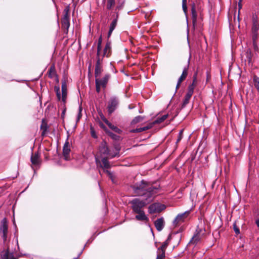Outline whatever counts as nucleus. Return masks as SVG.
<instances>
[{
    "mask_svg": "<svg viewBox=\"0 0 259 259\" xmlns=\"http://www.w3.org/2000/svg\"><path fill=\"white\" fill-rule=\"evenodd\" d=\"M195 87V84H194V83H191L189 85L188 89L189 90H192V91H194Z\"/></svg>",
    "mask_w": 259,
    "mask_h": 259,
    "instance_id": "nucleus-46",
    "label": "nucleus"
},
{
    "mask_svg": "<svg viewBox=\"0 0 259 259\" xmlns=\"http://www.w3.org/2000/svg\"><path fill=\"white\" fill-rule=\"evenodd\" d=\"M190 210H187L185 212L178 214L175 220L173 221V224L177 225L180 221H183L190 214Z\"/></svg>",
    "mask_w": 259,
    "mask_h": 259,
    "instance_id": "nucleus-10",
    "label": "nucleus"
},
{
    "mask_svg": "<svg viewBox=\"0 0 259 259\" xmlns=\"http://www.w3.org/2000/svg\"><path fill=\"white\" fill-rule=\"evenodd\" d=\"M197 72H196L193 76V81L192 83H194V84H195L197 81Z\"/></svg>",
    "mask_w": 259,
    "mask_h": 259,
    "instance_id": "nucleus-48",
    "label": "nucleus"
},
{
    "mask_svg": "<svg viewBox=\"0 0 259 259\" xmlns=\"http://www.w3.org/2000/svg\"><path fill=\"white\" fill-rule=\"evenodd\" d=\"M93 239H94V238H91L90 239H89L84 247H85L88 243H91L93 240ZM84 248H83V249L82 248V250H81L82 252L83 251V250L84 249Z\"/></svg>",
    "mask_w": 259,
    "mask_h": 259,
    "instance_id": "nucleus-51",
    "label": "nucleus"
},
{
    "mask_svg": "<svg viewBox=\"0 0 259 259\" xmlns=\"http://www.w3.org/2000/svg\"><path fill=\"white\" fill-rule=\"evenodd\" d=\"M111 76L109 74H106L103 77L100 78L99 77H97L95 78V82H98V84L102 86V88H106V85L108 83V80H109Z\"/></svg>",
    "mask_w": 259,
    "mask_h": 259,
    "instance_id": "nucleus-6",
    "label": "nucleus"
},
{
    "mask_svg": "<svg viewBox=\"0 0 259 259\" xmlns=\"http://www.w3.org/2000/svg\"><path fill=\"white\" fill-rule=\"evenodd\" d=\"M103 71L102 66H95V78L99 77Z\"/></svg>",
    "mask_w": 259,
    "mask_h": 259,
    "instance_id": "nucleus-25",
    "label": "nucleus"
},
{
    "mask_svg": "<svg viewBox=\"0 0 259 259\" xmlns=\"http://www.w3.org/2000/svg\"><path fill=\"white\" fill-rule=\"evenodd\" d=\"M252 21L253 25L252 27V30L253 32H255L258 30L259 25L254 17H253Z\"/></svg>",
    "mask_w": 259,
    "mask_h": 259,
    "instance_id": "nucleus-28",
    "label": "nucleus"
},
{
    "mask_svg": "<svg viewBox=\"0 0 259 259\" xmlns=\"http://www.w3.org/2000/svg\"><path fill=\"white\" fill-rule=\"evenodd\" d=\"M104 127L105 128V132L106 133L114 140L117 141L119 140L120 137L112 132L109 131L108 129H107L104 126Z\"/></svg>",
    "mask_w": 259,
    "mask_h": 259,
    "instance_id": "nucleus-23",
    "label": "nucleus"
},
{
    "mask_svg": "<svg viewBox=\"0 0 259 259\" xmlns=\"http://www.w3.org/2000/svg\"><path fill=\"white\" fill-rule=\"evenodd\" d=\"M69 11L70 9L69 6H66L64 10L63 13L69 14Z\"/></svg>",
    "mask_w": 259,
    "mask_h": 259,
    "instance_id": "nucleus-50",
    "label": "nucleus"
},
{
    "mask_svg": "<svg viewBox=\"0 0 259 259\" xmlns=\"http://www.w3.org/2000/svg\"><path fill=\"white\" fill-rule=\"evenodd\" d=\"M103 1H104V2H105V0H103Z\"/></svg>",
    "mask_w": 259,
    "mask_h": 259,
    "instance_id": "nucleus-56",
    "label": "nucleus"
},
{
    "mask_svg": "<svg viewBox=\"0 0 259 259\" xmlns=\"http://www.w3.org/2000/svg\"><path fill=\"white\" fill-rule=\"evenodd\" d=\"M154 225L156 230L160 232L161 231L164 227V221L163 217L157 219L154 222Z\"/></svg>",
    "mask_w": 259,
    "mask_h": 259,
    "instance_id": "nucleus-14",
    "label": "nucleus"
},
{
    "mask_svg": "<svg viewBox=\"0 0 259 259\" xmlns=\"http://www.w3.org/2000/svg\"><path fill=\"white\" fill-rule=\"evenodd\" d=\"M111 51L109 50V49H108L106 47H105L103 51V57L106 56L109 57L110 55Z\"/></svg>",
    "mask_w": 259,
    "mask_h": 259,
    "instance_id": "nucleus-37",
    "label": "nucleus"
},
{
    "mask_svg": "<svg viewBox=\"0 0 259 259\" xmlns=\"http://www.w3.org/2000/svg\"><path fill=\"white\" fill-rule=\"evenodd\" d=\"M115 5V0H107L106 8L108 10H110Z\"/></svg>",
    "mask_w": 259,
    "mask_h": 259,
    "instance_id": "nucleus-32",
    "label": "nucleus"
},
{
    "mask_svg": "<svg viewBox=\"0 0 259 259\" xmlns=\"http://www.w3.org/2000/svg\"><path fill=\"white\" fill-rule=\"evenodd\" d=\"M172 236L177 237L178 239H179V242L180 241L181 235L178 232H175L174 234H170L165 241H167V242L169 243V241L172 238Z\"/></svg>",
    "mask_w": 259,
    "mask_h": 259,
    "instance_id": "nucleus-24",
    "label": "nucleus"
},
{
    "mask_svg": "<svg viewBox=\"0 0 259 259\" xmlns=\"http://www.w3.org/2000/svg\"><path fill=\"white\" fill-rule=\"evenodd\" d=\"M253 82L255 89L259 93V77L254 75L253 77Z\"/></svg>",
    "mask_w": 259,
    "mask_h": 259,
    "instance_id": "nucleus-26",
    "label": "nucleus"
},
{
    "mask_svg": "<svg viewBox=\"0 0 259 259\" xmlns=\"http://www.w3.org/2000/svg\"><path fill=\"white\" fill-rule=\"evenodd\" d=\"M131 187L136 196L142 197L143 198H147L149 196L151 200H154L155 195L160 189L159 185L152 186L143 180L133 184Z\"/></svg>",
    "mask_w": 259,
    "mask_h": 259,
    "instance_id": "nucleus-1",
    "label": "nucleus"
},
{
    "mask_svg": "<svg viewBox=\"0 0 259 259\" xmlns=\"http://www.w3.org/2000/svg\"><path fill=\"white\" fill-rule=\"evenodd\" d=\"M153 124H152V123H149L148 125H147L146 126H144L142 127L143 131H146L147 130L151 128L153 126Z\"/></svg>",
    "mask_w": 259,
    "mask_h": 259,
    "instance_id": "nucleus-41",
    "label": "nucleus"
},
{
    "mask_svg": "<svg viewBox=\"0 0 259 259\" xmlns=\"http://www.w3.org/2000/svg\"><path fill=\"white\" fill-rule=\"evenodd\" d=\"M183 130H181L179 133V136L176 141V144H178L183 138Z\"/></svg>",
    "mask_w": 259,
    "mask_h": 259,
    "instance_id": "nucleus-38",
    "label": "nucleus"
},
{
    "mask_svg": "<svg viewBox=\"0 0 259 259\" xmlns=\"http://www.w3.org/2000/svg\"><path fill=\"white\" fill-rule=\"evenodd\" d=\"M95 83H96V90L97 93H99L100 92L101 88H102V86L101 85H100L99 84H98V83L97 82H95Z\"/></svg>",
    "mask_w": 259,
    "mask_h": 259,
    "instance_id": "nucleus-44",
    "label": "nucleus"
},
{
    "mask_svg": "<svg viewBox=\"0 0 259 259\" xmlns=\"http://www.w3.org/2000/svg\"><path fill=\"white\" fill-rule=\"evenodd\" d=\"M118 104V100L116 97H112L108 105V111L111 114L113 112Z\"/></svg>",
    "mask_w": 259,
    "mask_h": 259,
    "instance_id": "nucleus-7",
    "label": "nucleus"
},
{
    "mask_svg": "<svg viewBox=\"0 0 259 259\" xmlns=\"http://www.w3.org/2000/svg\"><path fill=\"white\" fill-rule=\"evenodd\" d=\"M185 2H187V0H185Z\"/></svg>",
    "mask_w": 259,
    "mask_h": 259,
    "instance_id": "nucleus-57",
    "label": "nucleus"
},
{
    "mask_svg": "<svg viewBox=\"0 0 259 259\" xmlns=\"http://www.w3.org/2000/svg\"><path fill=\"white\" fill-rule=\"evenodd\" d=\"M199 1V0H195V2H192L191 4V15L194 27H195L197 22L198 15L197 10L199 9V6H198Z\"/></svg>",
    "mask_w": 259,
    "mask_h": 259,
    "instance_id": "nucleus-3",
    "label": "nucleus"
},
{
    "mask_svg": "<svg viewBox=\"0 0 259 259\" xmlns=\"http://www.w3.org/2000/svg\"><path fill=\"white\" fill-rule=\"evenodd\" d=\"M117 17H118V15L117 14L116 18L113 19V21H112L110 25L109 30L108 32V38L111 36L113 31L114 30V29L116 27V26L117 25Z\"/></svg>",
    "mask_w": 259,
    "mask_h": 259,
    "instance_id": "nucleus-17",
    "label": "nucleus"
},
{
    "mask_svg": "<svg viewBox=\"0 0 259 259\" xmlns=\"http://www.w3.org/2000/svg\"><path fill=\"white\" fill-rule=\"evenodd\" d=\"M137 214L135 216V219L138 221H148V218L145 214L144 210L141 211L139 212H136Z\"/></svg>",
    "mask_w": 259,
    "mask_h": 259,
    "instance_id": "nucleus-16",
    "label": "nucleus"
},
{
    "mask_svg": "<svg viewBox=\"0 0 259 259\" xmlns=\"http://www.w3.org/2000/svg\"><path fill=\"white\" fill-rule=\"evenodd\" d=\"M200 240V237L198 235V233H196L194 235L193 237L191 238L189 242V244H193L196 245Z\"/></svg>",
    "mask_w": 259,
    "mask_h": 259,
    "instance_id": "nucleus-21",
    "label": "nucleus"
},
{
    "mask_svg": "<svg viewBox=\"0 0 259 259\" xmlns=\"http://www.w3.org/2000/svg\"><path fill=\"white\" fill-rule=\"evenodd\" d=\"M168 244L169 243L167 242V241H165L163 243L162 245L160 247H159L158 248V249H157L158 251H160H160H165V249L166 248V247L168 246Z\"/></svg>",
    "mask_w": 259,
    "mask_h": 259,
    "instance_id": "nucleus-33",
    "label": "nucleus"
},
{
    "mask_svg": "<svg viewBox=\"0 0 259 259\" xmlns=\"http://www.w3.org/2000/svg\"><path fill=\"white\" fill-rule=\"evenodd\" d=\"M41 129L42 130V135H44L47 129V125L44 120L42 121Z\"/></svg>",
    "mask_w": 259,
    "mask_h": 259,
    "instance_id": "nucleus-35",
    "label": "nucleus"
},
{
    "mask_svg": "<svg viewBox=\"0 0 259 259\" xmlns=\"http://www.w3.org/2000/svg\"><path fill=\"white\" fill-rule=\"evenodd\" d=\"M99 151L101 154L109 155L110 151L105 141H103L99 146Z\"/></svg>",
    "mask_w": 259,
    "mask_h": 259,
    "instance_id": "nucleus-13",
    "label": "nucleus"
},
{
    "mask_svg": "<svg viewBox=\"0 0 259 259\" xmlns=\"http://www.w3.org/2000/svg\"><path fill=\"white\" fill-rule=\"evenodd\" d=\"M187 2L185 0H182V8L185 14L186 17H187V7L186 5Z\"/></svg>",
    "mask_w": 259,
    "mask_h": 259,
    "instance_id": "nucleus-36",
    "label": "nucleus"
},
{
    "mask_svg": "<svg viewBox=\"0 0 259 259\" xmlns=\"http://www.w3.org/2000/svg\"><path fill=\"white\" fill-rule=\"evenodd\" d=\"M67 96V87L65 82H63L62 84V100L65 102Z\"/></svg>",
    "mask_w": 259,
    "mask_h": 259,
    "instance_id": "nucleus-20",
    "label": "nucleus"
},
{
    "mask_svg": "<svg viewBox=\"0 0 259 259\" xmlns=\"http://www.w3.org/2000/svg\"><path fill=\"white\" fill-rule=\"evenodd\" d=\"M188 66L185 67L183 70L181 75L179 78L178 81H177V85H176V87L175 93L177 92V90L179 88L181 82L183 80H184L186 79V78L187 77V76L188 75Z\"/></svg>",
    "mask_w": 259,
    "mask_h": 259,
    "instance_id": "nucleus-9",
    "label": "nucleus"
},
{
    "mask_svg": "<svg viewBox=\"0 0 259 259\" xmlns=\"http://www.w3.org/2000/svg\"><path fill=\"white\" fill-rule=\"evenodd\" d=\"M96 161L97 164L98 165L100 164V166L105 169H108L110 168L111 165L106 157H103L102 158L101 162L96 157Z\"/></svg>",
    "mask_w": 259,
    "mask_h": 259,
    "instance_id": "nucleus-11",
    "label": "nucleus"
},
{
    "mask_svg": "<svg viewBox=\"0 0 259 259\" xmlns=\"http://www.w3.org/2000/svg\"><path fill=\"white\" fill-rule=\"evenodd\" d=\"M105 47H106L108 49H109V50L111 51V41H109V40H107Z\"/></svg>",
    "mask_w": 259,
    "mask_h": 259,
    "instance_id": "nucleus-43",
    "label": "nucleus"
},
{
    "mask_svg": "<svg viewBox=\"0 0 259 259\" xmlns=\"http://www.w3.org/2000/svg\"><path fill=\"white\" fill-rule=\"evenodd\" d=\"M1 259H16L12 253H10L8 251H3L0 254Z\"/></svg>",
    "mask_w": 259,
    "mask_h": 259,
    "instance_id": "nucleus-18",
    "label": "nucleus"
},
{
    "mask_svg": "<svg viewBox=\"0 0 259 259\" xmlns=\"http://www.w3.org/2000/svg\"><path fill=\"white\" fill-rule=\"evenodd\" d=\"M8 227L7 220L4 218L2 220L0 226V231L3 234L2 237L4 241L6 240L7 238V234L8 232Z\"/></svg>",
    "mask_w": 259,
    "mask_h": 259,
    "instance_id": "nucleus-8",
    "label": "nucleus"
},
{
    "mask_svg": "<svg viewBox=\"0 0 259 259\" xmlns=\"http://www.w3.org/2000/svg\"><path fill=\"white\" fill-rule=\"evenodd\" d=\"M102 39L101 36L99 38L98 41V45H97V60L95 66H102V59L104 57L102 56L101 57L100 56V53L101 50V46H102Z\"/></svg>",
    "mask_w": 259,
    "mask_h": 259,
    "instance_id": "nucleus-5",
    "label": "nucleus"
},
{
    "mask_svg": "<svg viewBox=\"0 0 259 259\" xmlns=\"http://www.w3.org/2000/svg\"><path fill=\"white\" fill-rule=\"evenodd\" d=\"M166 206L164 204L159 202H156L151 204L148 207V212L149 213H154L155 212H160L165 209Z\"/></svg>",
    "mask_w": 259,
    "mask_h": 259,
    "instance_id": "nucleus-4",
    "label": "nucleus"
},
{
    "mask_svg": "<svg viewBox=\"0 0 259 259\" xmlns=\"http://www.w3.org/2000/svg\"><path fill=\"white\" fill-rule=\"evenodd\" d=\"M62 26L65 28L68 29L69 27V19H66V18H63L62 20Z\"/></svg>",
    "mask_w": 259,
    "mask_h": 259,
    "instance_id": "nucleus-31",
    "label": "nucleus"
},
{
    "mask_svg": "<svg viewBox=\"0 0 259 259\" xmlns=\"http://www.w3.org/2000/svg\"><path fill=\"white\" fill-rule=\"evenodd\" d=\"M105 122L107 124L108 127L114 131L115 132L120 134L121 132V130L118 128L117 126L113 125L111 122L108 121L107 119L105 120Z\"/></svg>",
    "mask_w": 259,
    "mask_h": 259,
    "instance_id": "nucleus-19",
    "label": "nucleus"
},
{
    "mask_svg": "<svg viewBox=\"0 0 259 259\" xmlns=\"http://www.w3.org/2000/svg\"><path fill=\"white\" fill-rule=\"evenodd\" d=\"M55 90H56V93H57V97L58 98V99L59 100H61V95H60V94L59 93V91H60V89H59V88H55Z\"/></svg>",
    "mask_w": 259,
    "mask_h": 259,
    "instance_id": "nucleus-47",
    "label": "nucleus"
},
{
    "mask_svg": "<svg viewBox=\"0 0 259 259\" xmlns=\"http://www.w3.org/2000/svg\"><path fill=\"white\" fill-rule=\"evenodd\" d=\"M124 0H118L116 6V10L118 11L122 9L124 5Z\"/></svg>",
    "mask_w": 259,
    "mask_h": 259,
    "instance_id": "nucleus-30",
    "label": "nucleus"
},
{
    "mask_svg": "<svg viewBox=\"0 0 259 259\" xmlns=\"http://www.w3.org/2000/svg\"><path fill=\"white\" fill-rule=\"evenodd\" d=\"M31 161L34 166L39 165L41 163L40 154L38 152L33 154L31 157Z\"/></svg>",
    "mask_w": 259,
    "mask_h": 259,
    "instance_id": "nucleus-15",
    "label": "nucleus"
},
{
    "mask_svg": "<svg viewBox=\"0 0 259 259\" xmlns=\"http://www.w3.org/2000/svg\"><path fill=\"white\" fill-rule=\"evenodd\" d=\"M91 132L92 137L94 138H97V136L96 135V132H95V131L93 130V128L92 127L91 128Z\"/></svg>",
    "mask_w": 259,
    "mask_h": 259,
    "instance_id": "nucleus-45",
    "label": "nucleus"
},
{
    "mask_svg": "<svg viewBox=\"0 0 259 259\" xmlns=\"http://www.w3.org/2000/svg\"><path fill=\"white\" fill-rule=\"evenodd\" d=\"M104 171L105 172H106L108 175V176L109 177V178L112 181H113V174L110 171L108 170V169L104 170Z\"/></svg>",
    "mask_w": 259,
    "mask_h": 259,
    "instance_id": "nucleus-39",
    "label": "nucleus"
},
{
    "mask_svg": "<svg viewBox=\"0 0 259 259\" xmlns=\"http://www.w3.org/2000/svg\"><path fill=\"white\" fill-rule=\"evenodd\" d=\"M150 198L149 196H148L147 198H143V199L136 198L131 200L129 203L131 205L133 212L136 213L143 211V208L153 200L150 199Z\"/></svg>",
    "mask_w": 259,
    "mask_h": 259,
    "instance_id": "nucleus-2",
    "label": "nucleus"
},
{
    "mask_svg": "<svg viewBox=\"0 0 259 259\" xmlns=\"http://www.w3.org/2000/svg\"><path fill=\"white\" fill-rule=\"evenodd\" d=\"M143 117L141 116H137L135 117L131 122L132 124H135L142 121Z\"/></svg>",
    "mask_w": 259,
    "mask_h": 259,
    "instance_id": "nucleus-29",
    "label": "nucleus"
},
{
    "mask_svg": "<svg viewBox=\"0 0 259 259\" xmlns=\"http://www.w3.org/2000/svg\"><path fill=\"white\" fill-rule=\"evenodd\" d=\"M255 223L257 226L259 228V219L256 220Z\"/></svg>",
    "mask_w": 259,
    "mask_h": 259,
    "instance_id": "nucleus-54",
    "label": "nucleus"
},
{
    "mask_svg": "<svg viewBox=\"0 0 259 259\" xmlns=\"http://www.w3.org/2000/svg\"><path fill=\"white\" fill-rule=\"evenodd\" d=\"M63 18H66V19H69V14H66V13H63Z\"/></svg>",
    "mask_w": 259,
    "mask_h": 259,
    "instance_id": "nucleus-52",
    "label": "nucleus"
},
{
    "mask_svg": "<svg viewBox=\"0 0 259 259\" xmlns=\"http://www.w3.org/2000/svg\"><path fill=\"white\" fill-rule=\"evenodd\" d=\"M70 151V145L68 142H66L63 149V155L65 160H69V153Z\"/></svg>",
    "mask_w": 259,
    "mask_h": 259,
    "instance_id": "nucleus-12",
    "label": "nucleus"
},
{
    "mask_svg": "<svg viewBox=\"0 0 259 259\" xmlns=\"http://www.w3.org/2000/svg\"><path fill=\"white\" fill-rule=\"evenodd\" d=\"M193 93H194V91H193L192 90H189L188 89V91H187V92L186 95L190 96V97H191L192 95L193 94Z\"/></svg>",
    "mask_w": 259,
    "mask_h": 259,
    "instance_id": "nucleus-49",
    "label": "nucleus"
},
{
    "mask_svg": "<svg viewBox=\"0 0 259 259\" xmlns=\"http://www.w3.org/2000/svg\"><path fill=\"white\" fill-rule=\"evenodd\" d=\"M143 131L142 127L136 128L135 129H134L132 131V132L133 133H140Z\"/></svg>",
    "mask_w": 259,
    "mask_h": 259,
    "instance_id": "nucleus-42",
    "label": "nucleus"
},
{
    "mask_svg": "<svg viewBox=\"0 0 259 259\" xmlns=\"http://www.w3.org/2000/svg\"><path fill=\"white\" fill-rule=\"evenodd\" d=\"M191 98V97L185 95V96L184 97V99L182 103L181 108L183 109L187 106V105L189 103V101H190Z\"/></svg>",
    "mask_w": 259,
    "mask_h": 259,
    "instance_id": "nucleus-27",
    "label": "nucleus"
},
{
    "mask_svg": "<svg viewBox=\"0 0 259 259\" xmlns=\"http://www.w3.org/2000/svg\"><path fill=\"white\" fill-rule=\"evenodd\" d=\"M168 114H165L162 115L161 117H157L153 122L152 124H158L162 122H163L164 120H165L168 117Z\"/></svg>",
    "mask_w": 259,
    "mask_h": 259,
    "instance_id": "nucleus-22",
    "label": "nucleus"
},
{
    "mask_svg": "<svg viewBox=\"0 0 259 259\" xmlns=\"http://www.w3.org/2000/svg\"><path fill=\"white\" fill-rule=\"evenodd\" d=\"M80 114H81V106H79V107L78 117H79Z\"/></svg>",
    "mask_w": 259,
    "mask_h": 259,
    "instance_id": "nucleus-55",
    "label": "nucleus"
},
{
    "mask_svg": "<svg viewBox=\"0 0 259 259\" xmlns=\"http://www.w3.org/2000/svg\"><path fill=\"white\" fill-rule=\"evenodd\" d=\"M165 257V251H158L157 250V255L156 259H164Z\"/></svg>",
    "mask_w": 259,
    "mask_h": 259,
    "instance_id": "nucleus-34",
    "label": "nucleus"
},
{
    "mask_svg": "<svg viewBox=\"0 0 259 259\" xmlns=\"http://www.w3.org/2000/svg\"><path fill=\"white\" fill-rule=\"evenodd\" d=\"M233 227L235 233L237 235L240 234V230L239 228L237 226L236 223H234L233 224Z\"/></svg>",
    "mask_w": 259,
    "mask_h": 259,
    "instance_id": "nucleus-40",
    "label": "nucleus"
},
{
    "mask_svg": "<svg viewBox=\"0 0 259 259\" xmlns=\"http://www.w3.org/2000/svg\"><path fill=\"white\" fill-rule=\"evenodd\" d=\"M238 8H239V11L242 8V5H241V0H239L238 2Z\"/></svg>",
    "mask_w": 259,
    "mask_h": 259,
    "instance_id": "nucleus-53",
    "label": "nucleus"
}]
</instances>
